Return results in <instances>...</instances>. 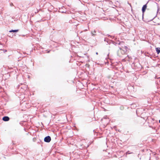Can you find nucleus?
Segmentation results:
<instances>
[{"mask_svg":"<svg viewBox=\"0 0 160 160\" xmlns=\"http://www.w3.org/2000/svg\"><path fill=\"white\" fill-rule=\"evenodd\" d=\"M127 48L124 47L122 48H120L118 51V55L119 57H121V55L126 54L127 52Z\"/></svg>","mask_w":160,"mask_h":160,"instance_id":"1","label":"nucleus"},{"mask_svg":"<svg viewBox=\"0 0 160 160\" xmlns=\"http://www.w3.org/2000/svg\"><path fill=\"white\" fill-rule=\"evenodd\" d=\"M51 140V137L49 136H48L45 138L44 141L47 142H49Z\"/></svg>","mask_w":160,"mask_h":160,"instance_id":"2","label":"nucleus"},{"mask_svg":"<svg viewBox=\"0 0 160 160\" xmlns=\"http://www.w3.org/2000/svg\"><path fill=\"white\" fill-rule=\"evenodd\" d=\"M9 119V118L7 116H5L2 118V120L5 121H8Z\"/></svg>","mask_w":160,"mask_h":160,"instance_id":"3","label":"nucleus"},{"mask_svg":"<svg viewBox=\"0 0 160 160\" xmlns=\"http://www.w3.org/2000/svg\"><path fill=\"white\" fill-rule=\"evenodd\" d=\"M147 8V5H144L142 8V12L143 13L145 11V10Z\"/></svg>","mask_w":160,"mask_h":160,"instance_id":"4","label":"nucleus"},{"mask_svg":"<svg viewBox=\"0 0 160 160\" xmlns=\"http://www.w3.org/2000/svg\"><path fill=\"white\" fill-rule=\"evenodd\" d=\"M96 31L95 30H94L93 31L91 32V34L92 36H95L96 35Z\"/></svg>","mask_w":160,"mask_h":160,"instance_id":"5","label":"nucleus"},{"mask_svg":"<svg viewBox=\"0 0 160 160\" xmlns=\"http://www.w3.org/2000/svg\"><path fill=\"white\" fill-rule=\"evenodd\" d=\"M156 51L158 54L160 52V48H156Z\"/></svg>","mask_w":160,"mask_h":160,"instance_id":"6","label":"nucleus"},{"mask_svg":"<svg viewBox=\"0 0 160 160\" xmlns=\"http://www.w3.org/2000/svg\"><path fill=\"white\" fill-rule=\"evenodd\" d=\"M18 30H11L9 31L10 32H18Z\"/></svg>","mask_w":160,"mask_h":160,"instance_id":"7","label":"nucleus"},{"mask_svg":"<svg viewBox=\"0 0 160 160\" xmlns=\"http://www.w3.org/2000/svg\"><path fill=\"white\" fill-rule=\"evenodd\" d=\"M87 29H85V30H84V31H87Z\"/></svg>","mask_w":160,"mask_h":160,"instance_id":"8","label":"nucleus"},{"mask_svg":"<svg viewBox=\"0 0 160 160\" xmlns=\"http://www.w3.org/2000/svg\"><path fill=\"white\" fill-rule=\"evenodd\" d=\"M98 54V52H97L96 53V54Z\"/></svg>","mask_w":160,"mask_h":160,"instance_id":"9","label":"nucleus"},{"mask_svg":"<svg viewBox=\"0 0 160 160\" xmlns=\"http://www.w3.org/2000/svg\"><path fill=\"white\" fill-rule=\"evenodd\" d=\"M63 12V13L65 12Z\"/></svg>","mask_w":160,"mask_h":160,"instance_id":"10","label":"nucleus"},{"mask_svg":"<svg viewBox=\"0 0 160 160\" xmlns=\"http://www.w3.org/2000/svg\"><path fill=\"white\" fill-rule=\"evenodd\" d=\"M159 122L160 123V120H159Z\"/></svg>","mask_w":160,"mask_h":160,"instance_id":"11","label":"nucleus"},{"mask_svg":"<svg viewBox=\"0 0 160 160\" xmlns=\"http://www.w3.org/2000/svg\"><path fill=\"white\" fill-rule=\"evenodd\" d=\"M12 5V4H11V5Z\"/></svg>","mask_w":160,"mask_h":160,"instance_id":"12","label":"nucleus"}]
</instances>
